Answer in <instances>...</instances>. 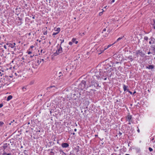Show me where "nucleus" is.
<instances>
[{
	"instance_id": "20",
	"label": "nucleus",
	"mask_w": 155,
	"mask_h": 155,
	"mask_svg": "<svg viewBox=\"0 0 155 155\" xmlns=\"http://www.w3.org/2000/svg\"><path fill=\"white\" fill-rule=\"evenodd\" d=\"M128 58L129 59V60H130L131 61H132L133 60L132 56V55L129 56L128 57Z\"/></svg>"
},
{
	"instance_id": "46",
	"label": "nucleus",
	"mask_w": 155,
	"mask_h": 155,
	"mask_svg": "<svg viewBox=\"0 0 155 155\" xmlns=\"http://www.w3.org/2000/svg\"><path fill=\"white\" fill-rule=\"evenodd\" d=\"M102 12H100V13H99V15L100 16V15H102Z\"/></svg>"
},
{
	"instance_id": "16",
	"label": "nucleus",
	"mask_w": 155,
	"mask_h": 155,
	"mask_svg": "<svg viewBox=\"0 0 155 155\" xmlns=\"http://www.w3.org/2000/svg\"><path fill=\"white\" fill-rule=\"evenodd\" d=\"M128 87V86H127L126 85H125V84L123 85V88L124 90V91H127L128 89H127V88Z\"/></svg>"
},
{
	"instance_id": "34",
	"label": "nucleus",
	"mask_w": 155,
	"mask_h": 155,
	"mask_svg": "<svg viewBox=\"0 0 155 155\" xmlns=\"http://www.w3.org/2000/svg\"><path fill=\"white\" fill-rule=\"evenodd\" d=\"M149 150L150 152H151L153 150V149L150 147L149 148Z\"/></svg>"
},
{
	"instance_id": "39",
	"label": "nucleus",
	"mask_w": 155,
	"mask_h": 155,
	"mask_svg": "<svg viewBox=\"0 0 155 155\" xmlns=\"http://www.w3.org/2000/svg\"><path fill=\"white\" fill-rule=\"evenodd\" d=\"M27 152V150H25L24 151V154L25 155V154H27L26 153V152Z\"/></svg>"
},
{
	"instance_id": "23",
	"label": "nucleus",
	"mask_w": 155,
	"mask_h": 155,
	"mask_svg": "<svg viewBox=\"0 0 155 155\" xmlns=\"http://www.w3.org/2000/svg\"><path fill=\"white\" fill-rule=\"evenodd\" d=\"M60 28H57L56 30L55 29V31H57V32H58V33L60 32Z\"/></svg>"
},
{
	"instance_id": "62",
	"label": "nucleus",
	"mask_w": 155,
	"mask_h": 155,
	"mask_svg": "<svg viewBox=\"0 0 155 155\" xmlns=\"http://www.w3.org/2000/svg\"><path fill=\"white\" fill-rule=\"evenodd\" d=\"M30 124V123L29 122H28V124Z\"/></svg>"
},
{
	"instance_id": "58",
	"label": "nucleus",
	"mask_w": 155,
	"mask_h": 155,
	"mask_svg": "<svg viewBox=\"0 0 155 155\" xmlns=\"http://www.w3.org/2000/svg\"><path fill=\"white\" fill-rule=\"evenodd\" d=\"M153 50L154 51V52L155 53V48H153Z\"/></svg>"
},
{
	"instance_id": "17",
	"label": "nucleus",
	"mask_w": 155,
	"mask_h": 155,
	"mask_svg": "<svg viewBox=\"0 0 155 155\" xmlns=\"http://www.w3.org/2000/svg\"><path fill=\"white\" fill-rule=\"evenodd\" d=\"M127 120H128L129 122H130V120L132 118V116L131 115L127 116Z\"/></svg>"
},
{
	"instance_id": "54",
	"label": "nucleus",
	"mask_w": 155,
	"mask_h": 155,
	"mask_svg": "<svg viewBox=\"0 0 155 155\" xmlns=\"http://www.w3.org/2000/svg\"><path fill=\"white\" fill-rule=\"evenodd\" d=\"M35 16H33L32 17V18H33V19H35Z\"/></svg>"
},
{
	"instance_id": "10",
	"label": "nucleus",
	"mask_w": 155,
	"mask_h": 155,
	"mask_svg": "<svg viewBox=\"0 0 155 155\" xmlns=\"http://www.w3.org/2000/svg\"><path fill=\"white\" fill-rule=\"evenodd\" d=\"M149 39L150 40L149 42L150 44H153L155 42V39L152 37H151Z\"/></svg>"
},
{
	"instance_id": "57",
	"label": "nucleus",
	"mask_w": 155,
	"mask_h": 155,
	"mask_svg": "<svg viewBox=\"0 0 155 155\" xmlns=\"http://www.w3.org/2000/svg\"><path fill=\"white\" fill-rule=\"evenodd\" d=\"M131 124V123H130V122H129L128 123V124Z\"/></svg>"
},
{
	"instance_id": "56",
	"label": "nucleus",
	"mask_w": 155,
	"mask_h": 155,
	"mask_svg": "<svg viewBox=\"0 0 155 155\" xmlns=\"http://www.w3.org/2000/svg\"><path fill=\"white\" fill-rule=\"evenodd\" d=\"M77 129H76V128H75V129H74V131H77Z\"/></svg>"
},
{
	"instance_id": "18",
	"label": "nucleus",
	"mask_w": 155,
	"mask_h": 155,
	"mask_svg": "<svg viewBox=\"0 0 155 155\" xmlns=\"http://www.w3.org/2000/svg\"><path fill=\"white\" fill-rule=\"evenodd\" d=\"M12 98V95H9L7 97V101H8L11 100Z\"/></svg>"
},
{
	"instance_id": "29",
	"label": "nucleus",
	"mask_w": 155,
	"mask_h": 155,
	"mask_svg": "<svg viewBox=\"0 0 155 155\" xmlns=\"http://www.w3.org/2000/svg\"><path fill=\"white\" fill-rule=\"evenodd\" d=\"M144 40L147 41L148 39V37L147 36H145L144 38Z\"/></svg>"
},
{
	"instance_id": "19",
	"label": "nucleus",
	"mask_w": 155,
	"mask_h": 155,
	"mask_svg": "<svg viewBox=\"0 0 155 155\" xmlns=\"http://www.w3.org/2000/svg\"><path fill=\"white\" fill-rule=\"evenodd\" d=\"M59 151L60 152V153L61 154V155H64L65 154V153L61 150L60 149L59 150Z\"/></svg>"
},
{
	"instance_id": "14",
	"label": "nucleus",
	"mask_w": 155,
	"mask_h": 155,
	"mask_svg": "<svg viewBox=\"0 0 155 155\" xmlns=\"http://www.w3.org/2000/svg\"><path fill=\"white\" fill-rule=\"evenodd\" d=\"M15 43H14L13 44H9V47H10L11 48H14L15 46Z\"/></svg>"
},
{
	"instance_id": "51",
	"label": "nucleus",
	"mask_w": 155,
	"mask_h": 155,
	"mask_svg": "<svg viewBox=\"0 0 155 155\" xmlns=\"http://www.w3.org/2000/svg\"><path fill=\"white\" fill-rule=\"evenodd\" d=\"M147 54H151V52H150V51H149V52H148Z\"/></svg>"
},
{
	"instance_id": "25",
	"label": "nucleus",
	"mask_w": 155,
	"mask_h": 155,
	"mask_svg": "<svg viewBox=\"0 0 155 155\" xmlns=\"http://www.w3.org/2000/svg\"><path fill=\"white\" fill-rule=\"evenodd\" d=\"M140 149H136V152L137 153H140Z\"/></svg>"
},
{
	"instance_id": "49",
	"label": "nucleus",
	"mask_w": 155,
	"mask_h": 155,
	"mask_svg": "<svg viewBox=\"0 0 155 155\" xmlns=\"http://www.w3.org/2000/svg\"><path fill=\"white\" fill-rule=\"evenodd\" d=\"M41 61H42L43 62H44V60L43 59H41Z\"/></svg>"
},
{
	"instance_id": "21",
	"label": "nucleus",
	"mask_w": 155,
	"mask_h": 155,
	"mask_svg": "<svg viewBox=\"0 0 155 155\" xmlns=\"http://www.w3.org/2000/svg\"><path fill=\"white\" fill-rule=\"evenodd\" d=\"M2 155H12L11 153H7L5 152H4L3 153Z\"/></svg>"
},
{
	"instance_id": "2",
	"label": "nucleus",
	"mask_w": 155,
	"mask_h": 155,
	"mask_svg": "<svg viewBox=\"0 0 155 155\" xmlns=\"http://www.w3.org/2000/svg\"><path fill=\"white\" fill-rule=\"evenodd\" d=\"M88 83V81H86L83 80L78 85V88L81 90H83L84 88H86L87 84Z\"/></svg>"
},
{
	"instance_id": "1",
	"label": "nucleus",
	"mask_w": 155,
	"mask_h": 155,
	"mask_svg": "<svg viewBox=\"0 0 155 155\" xmlns=\"http://www.w3.org/2000/svg\"><path fill=\"white\" fill-rule=\"evenodd\" d=\"M100 77L99 75H94L93 76L91 80L88 81V83L87 84L86 88V90H87V92L88 93H91L92 91L94 92L96 91V90L94 89L95 88L98 89V87H101L99 86L97 81L94 79L96 78L98 79Z\"/></svg>"
},
{
	"instance_id": "30",
	"label": "nucleus",
	"mask_w": 155,
	"mask_h": 155,
	"mask_svg": "<svg viewBox=\"0 0 155 155\" xmlns=\"http://www.w3.org/2000/svg\"><path fill=\"white\" fill-rule=\"evenodd\" d=\"M76 39L75 38H73L72 39V41L74 43L76 41Z\"/></svg>"
},
{
	"instance_id": "6",
	"label": "nucleus",
	"mask_w": 155,
	"mask_h": 155,
	"mask_svg": "<svg viewBox=\"0 0 155 155\" xmlns=\"http://www.w3.org/2000/svg\"><path fill=\"white\" fill-rule=\"evenodd\" d=\"M107 75V71H100L99 73V75L96 74V75H99L100 78V77L102 79L103 78V77H106Z\"/></svg>"
},
{
	"instance_id": "42",
	"label": "nucleus",
	"mask_w": 155,
	"mask_h": 155,
	"mask_svg": "<svg viewBox=\"0 0 155 155\" xmlns=\"http://www.w3.org/2000/svg\"><path fill=\"white\" fill-rule=\"evenodd\" d=\"M118 134H119V135L120 136L122 134V133L120 132H119V133H118Z\"/></svg>"
},
{
	"instance_id": "8",
	"label": "nucleus",
	"mask_w": 155,
	"mask_h": 155,
	"mask_svg": "<svg viewBox=\"0 0 155 155\" xmlns=\"http://www.w3.org/2000/svg\"><path fill=\"white\" fill-rule=\"evenodd\" d=\"M57 89L55 86H51L47 88V90L48 91L51 92H54V91Z\"/></svg>"
},
{
	"instance_id": "32",
	"label": "nucleus",
	"mask_w": 155,
	"mask_h": 155,
	"mask_svg": "<svg viewBox=\"0 0 155 155\" xmlns=\"http://www.w3.org/2000/svg\"><path fill=\"white\" fill-rule=\"evenodd\" d=\"M123 37H120L119 38H118L117 40L116 41H119V40H120Z\"/></svg>"
},
{
	"instance_id": "31",
	"label": "nucleus",
	"mask_w": 155,
	"mask_h": 155,
	"mask_svg": "<svg viewBox=\"0 0 155 155\" xmlns=\"http://www.w3.org/2000/svg\"><path fill=\"white\" fill-rule=\"evenodd\" d=\"M22 89L24 91H25L26 89V86L23 87Z\"/></svg>"
},
{
	"instance_id": "52",
	"label": "nucleus",
	"mask_w": 155,
	"mask_h": 155,
	"mask_svg": "<svg viewBox=\"0 0 155 155\" xmlns=\"http://www.w3.org/2000/svg\"><path fill=\"white\" fill-rule=\"evenodd\" d=\"M136 93V91H134L133 93V94L134 95V94L135 93Z\"/></svg>"
},
{
	"instance_id": "41",
	"label": "nucleus",
	"mask_w": 155,
	"mask_h": 155,
	"mask_svg": "<svg viewBox=\"0 0 155 155\" xmlns=\"http://www.w3.org/2000/svg\"><path fill=\"white\" fill-rule=\"evenodd\" d=\"M50 153H51L52 155H54V153L52 151H51L50 152Z\"/></svg>"
},
{
	"instance_id": "22",
	"label": "nucleus",
	"mask_w": 155,
	"mask_h": 155,
	"mask_svg": "<svg viewBox=\"0 0 155 155\" xmlns=\"http://www.w3.org/2000/svg\"><path fill=\"white\" fill-rule=\"evenodd\" d=\"M153 21L154 23L153 24H152V25L153 26V28L155 29V20H153Z\"/></svg>"
},
{
	"instance_id": "3",
	"label": "nucleus",
	"mask_w": 155,
	"mask_h": 155,
	"mask_svg": "<svg viewBox=\"0 0 155 155\" xmlns=\"http://www.w3.org/2000/svg\"><path fill=\"white\" fill-rule=\"evenodd\" d=\"M41 62V59L38 58L36 61H33L31 64L32 68L34 69L37 68H38V65Z\"/></svg>"
},
{
	"instance_id": "15",
	"label": "nucleus",
	"mask_w": 155,
	"mask_h": 155,
	"mask_svg": "<svg viewBox=\"0 0 155 155\" xmlns=\"http://www.w3.org/2000/svg\"><path fill=\"white\" fill-rule=\"evenodd\" d=\"M76 96V94H71V98H74V100H76L77 99V96L76 97L75 96Z\"/></svg>"
},
{
	"instance_id": "28",
	"label": "nucleus",
	"mask_w": 155,
	"mask_h": 155,
	"mask_svg": "<svg viewBox=\"0 0 155 155\" xmlns=\"http://www.w3.org/2000/svg\"><path fill=\"white\" fill-rule=\"evenodd\" d=\"M60 40L61 41V44L60 46H61V44L64 42V39H60Z\"/></svg>"
},
{
	"instance_id": "48",
	"label": "nucleus",
	"mask_w": 155,
	"mask_h": 155,
	"mask_svg": "<svg viewBox=\"0 0 155 155\" xmlns=\"http://www.w3.org/2000/svg\"><path fill=\"white\" fill-rule=\"evenodd\" d=\"M105 78H104V80H106L107 79V77L106 76V77H105Z\"/></svg>"
},
{
	"instance_id": "61",
	"label": "nucleus",
	"mask_w": 155,
	"mask_h": 155,
	"mask_svg": "<svg viewBox=\"0 0 155 155\" xmlns=\"http://www.w3.org/2000/svg\"><path fill=\"white\" fill-rule=\"evenodd\" d=\"M95 137H97V136H98V135H95Z\"/></svg>"
},
{
	"instance_id": "27",
	"label": "nucleus",
	"mask_w": 155,
	"mask_h": 155,
	"mask_svg": "<svg viewBox=\"0 0 155 155\" xmlns=\"http://www.w3.org/2000/svg\"><path fill=\"white\" fill-rule=\"evenodd\" d=\"M4 123L2 121H0V126L2 127L4 124Z\"/></svg>"
},
{
	"instance_id": "13",
	"label": "nucleus",
	"mask_w": 155,
	"mask_h": 155,
	"mask_svg": "<svg viewBox=\"0 0 155 155\" xmlns=\"http://www.w3.org/2000/svg\"><path fill=\"white\" fill-rule=\"evenodd\" d=\"M146 68L148 69H153L154 68V66L153 65H149L148 66H146Z\"/></svg>"
},
{
	"instance_id": "59",
	"label": "nucleus",
	"mask_w": 155,
	"mask_h": 155,
	"mask_svg": "<svg viewBox=\"0 0 155 155\" xmlns=\"http://www.w3.org/2000/svg\"><path fill=\"white\" fill-rule=\"evenodd\" d=\"M2 52L3 53H4V50H3V49H2Z\"/></svg>"
},
{
	"instance_id": "12",
	"label": "nucleus",
	"mask_w": 155,
	"mask_h": 155,
	"mask_svg": "<svg viewBox=\"0 0 155 155\" xmlns=\"http://www.w3.org/2000/svg\"><path fill=\"white\" fill-rule=\"evenodd\" d=\"M2 147L3 150H5L7 148H8V146L7 143H4L3 144V145L2 146Z\"/></svg>"
},
{
	"instance_id": "37",
	"label": "nucleus",
	"mask_w": 155,
	"mask_h": 155,
	"mask_svg": "<svg viewBox=\"0 0 155 155\" xmlns=\"http://www.w3.org/2000/svg\"><path fill=\"white\" fill-rule=\"evenodd\" d=\"M72 43H73V42L72 41V42L70 41L69 43V44L70 45H71L72 44Z\"/></svg>"
},
{
	"instance_id": "40",
	"label": "nucleus",
	"mask_w": 155,
	"mask_h": 155,
	"mask_svg": "<svg viewBox=\"0 0 155 155\" xmlns=\"http://www.w3.org/2000/svg\"><path fill=\"white\" fill-rule=\"evenodd\" d=\"M47 34V31H45L44 33H43V34L44 35H46Z\"/></svg>"
},
{
	"instance_id": "60",
	"label": "nucleus",
	"mask_w": 155,
	"mask_h": 155,
	"mask_svg": "<svg viewBox=\"0 0 155 155\" xmlns=\"http://www.w3.org/2000/svg\"><path fill=\"white\" fill-rule=\"evenodd\" d=\"M42 51H43V50H41V53H42Z\"/></svg>"
},
{
	"instance_id": "47",
	"label": "nucleus",
	"mask_w": 155,
	"mask_h": 155,
	"mask_svg": "<svg viewBox=\"0 0 155 155\" xmlns=\"http://www.w3.org/2000/svg\"><path fill=\"white\" fill-rule=\"evenodd\" d=\"M106 31V29L105 28H104L103 30V31Z\"/></svg>"
},
{
	"instance_id": "44",
	"label": "nucleus",
	"mask_w": 155,
	"mask_h": 155,
	"mask_svg": "<svg viewBox=\"0 0 155 155\" xmlns=\"http://www.w3.org/2000/svg\"><path fill=\"white\" fill-rule=\"evenodd\" d=\"M137 128H138V129L137 130V131L139 133L140 132V130L138 128V127H137Z\"/></svg>"
},
{
	"instance_id": "36",
	"label": "nucleus",
	"mask_w": 155,
	"mask_h": 155,
	"mask_svg": "<svg viewBox=\"0 0 155 155\" xmlns=\"http://www.w3.org/2000/svg\"><path fill=\"white\" fill-rule=\"evenodd\" d=\"M127 91L128 92L131 94H133L132 92L129 91V89H127Z\"/></svg>"
},
{
	"instance_id": "50",
	"label": "nucleus",
	"mask_w": 155,
	"mask_h": 155,
	"mask_svg": "<svg viewBox=\"0 0 155 155\" xmlns=\"http://www.w3.org/2000/svg\"><path fill=\"white\" fill-rule=\"evenodd\" d=\"M78 41H76H76L75 42H74V43H75V44H77L78 43Z\"/></svg>"
},
{
	"instance_id": "5",
	"label": "nucleus",
	"mask_w": 155,
	"mask_h": 155,
	"mask_svg": "<svg viewBox=\"0 0 155 155\" xmlns=\"http://www.w3.org/2000/svg\"><path fill=\"white\" fill-rule=\"evenodd\" d=\"M57 49L56 52L54 53V56H57L60 54L62 53L63 51L62 48L61 46H60L59 47H58V46H57Z\"/></svg>"
},
{
	"instance_id": "24",
	"label": "nucleus",
	"mask_w": 155,
	"mask_h": 155,
	"mask_svg": "<svg viewBox=\"0 0 155 155\" xmlns=\"http://www.w3.org/2000/svg\"><path fill=\"white\" fill-rule=\"evenodd\" d=\"M116 42H115L114 44H112V45H108L107 47V48H104V50H105V49H107L109 48L113 44H114V43H115Z\"/></svg>"
},
{
	"instance_id": "7",
	"label": "nucleus",
	"mask_w": 155,
	"mask_h": 155,
	"mask_svg": "<svg viewBox=\"0 0 155 155\" xmlns=\"http://www.w3.org/2000/svg\"><path fill=\"white\" fill-rule=\"evenodd\" d=\"M136 54L137 57L140 55L142 57H143L145 55V54L141 50H137L136 51Z\"/></svg>"
},
{
	"instance_id": "26",
	"label": "nucleus",
	"mask_w": 155,
	"mask_h": 155,
	"mask_svg": "<svg viewBox=\"0 0 155 155\" xmlns=\"http://www.w3.org/2000/svg\"><path fill=\"white\" fill-rule=\"evenodd\" d=\"M2 72H3L4 71H1V70H0V76H2V75L3 74V73H2Z\"/></svg>"
},
{
	"instance_id": "11",
	"label": "nucleus",
	"mask_w": 155,
	"mask_h": 155,
	"mask_svg": "<svg viewBox=\"0 0 155 155\" xmlns=\"http://www.w3.org/2000/svg\"><path fill=\"white\" fill-rule=\"evenodd\" d=\"M69 146V145L67 143H63L61 144V146L63 148H67Z\"/></svg>"
},
{
	"instance_id": "43",
	"label": "nucleus",
	"mask_w": 155,
	"mask_h": 155,
	"mask_svg": "<svg viewBox=\"0 0 155 155\" xmlns=\"http://www.w3.org/2000/svg\"><path fill=\"white\" fill-rule=\"evenodd\" d=\"M4 48L5 49H7V47L6 46V45H5L4 46Z\"/></svg>"
},
{
	"instance_id": "38",
	"label": "nucleus",
	"mask_w": 155,
	"mask_h": 155,
	"mask_svg": "<svg viewBox=\"0 0 155 155\" xmlns=\"http://www.w3.org/2000/svg\"><path fill=\"white\" fill-rule=\"evenodd\" d=\"M3 106V104H0V108L2 107Z\"/></svg>"
},
{
	"instance_id": "45",
	"label": "nucleus",
	"mask_w": 155,
	"mask_h": 155,
	"mask_svg": "<svg viewBox=\"0 0 155 155\" xmlns=\"http://www.w3.org/2000/svg\"><path fill=\"white\" fill-rule=\"evenodd\" d=\"M34 46L33 45H31L30 46V48L32 49L33 48H34Z\"/></svg>"
},
{
	"instance_id": "63",
	"label": "nucleus",
	"mask_w": 155,
	"mask_h": 155,
	"mask_svg": "<svg viewBox=\"0 0 155 155\" xmlns=\"http://www.w3.org/2000/svg\"><path fill=\"white\" fill-rule=\"evenodd\" d=\"M125 155H130L129 154H125Z\"/></svg>"
},
{
	"instance_id": "33",
	"label": "nucleus",
	"mask_w": 155,
	"mask_h": 155,
	"mask_svg": "<svg viewBox=\"0 0 155 155\" xmlns=\"http://www.w3.org/2000/svg\"><path fill=\"white\" fill-rule=\"evenodd\" d=\"M29 50H30L29 49L27 51V53L28 54H30L32 53V52L31 51H29Z\"/></svg>"
},
{
	"instance_id": "64",
	"label": "nucleus",
	"mask_w": 155,
	"mask_h": 155,
	"mask_svg": "<svg viewBox=\"0 0 155 155\" xmlns=\"http://www.w3.org/2000/svg\"><path fill=\"white\" fill-rule=\"evenodd\" d=\"M34 56V55H33V56H31L30 57H31V58H32Z\"/></svg>"
},
{
	"instance_id": "53",
	"label": "nucleus",
	"mask_w": 155,
	"mask_h": 155,
	"mask_svg": "<svg viewBox=\"0 0 155 155\" xmlns=\"http://www.w3.org/2000/svg\"><path fill=\"white\" fill-rule=\"evenodd\" d=\"M85 35V33L84 32L82 33V35H81L82 36V35Z\"/></svg>"
},
{
	"instance_id": "9",
	"label": "nucleus",
	"mask_w": 155,
	"mask_h": 155,
	"mask_svg": "<svg viewBox=\"0 0 155 155\" xmlns=\"http://www.w3.org/2000/svg\"><path fill=\"white\" fill-rule=\"evenodd\" d=\"M13 143L14 141L13 139L9 140L7 141V143L9 149H10L11 147L13 146Z\"/></svg>"
},
{
	"instance_id": "55",
	"label": "nucleus",
	"mask_w": 155,
	"mask_h": 155,
	"mask_svg": "<svg viewBox=\"0 0 155 155\" xmlns=\"http://www.w3.org/2000/svg\"><path fill=\"white\" fill-rule=\"evenodd\" d=\"M115 1V0H112V1H111L112 2H114Z\"/></svg>"
},
{
	"instance_id": "4",
	"label": "nucleus",
	"mask_w": 155,
	"mask_h": 155,
	"mask_svg": "<svg viewBox=\"0 0 155 155\" xmlns=\"http://www.w3.org/2000/svg\"><path fill=\"white\" fill-rule=\"evenodd\" d=\"M112 66L110 63L107 64L104 67V68L106 70H108L109 72L114 70L113 68L111 67Z\"/></svg>"
},
{
	"instance_id": "35",
	"label": "nucleus",
	"mask_w": 155,
	"mask_h": 155,
	"mask_svg": "<svg viewBox=\"0 0 155 155\" xmlns=\"http://www.w3.org/2000/svg\"><path fill=\"white\" fill-rule=\"evenodd\" d=\"M58 34V32H54L52 34V35H55Z\"/></svg>"
}]
</instances>
